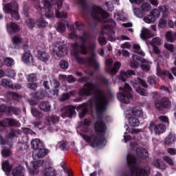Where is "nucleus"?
<instances>
[{"mask_svg": "<svg viewBox=\"0 0 176 176\" xmlns=\"http://www.w3.org/2000/svg\"><path fill=\"white\" fill-rule=\"evenodd\" d=\"M78 41H80L83 44L79 45L78 43H72L71 46L73 49L72 52V56L76 60L78 64H83V58L79 56V52L81 54H87L91 53V56L87 59V63L90 67L94 68V69H98L100 68V64L97 62V55L94 53L97 47V42L94 40H90V34L84 32L82 36L78 38Z\"/></svg>", "mask_w": 176, "mask_h": 176, "instance_id": "1", "label": "nucleus"}, {"mask_svg": "<svg viewBox=\"0 0 176 176\" xmlns=\"http://www.w3.org/2000/svg\"><path fill=\"white\" fill-rule=\"evenodd\" d=\"M80 83H85L82 89H80V96H91L94 94L95 107L98 115H101L107 109L108 105V94L101 89L98 85L89 82L87 77H82L78 80Z\"/></svg>", "mask_w": 176, "mask_h": 176, "instance_id": "2", "label": "nucleus"}, {"mask_svg": "<svg viewBox=\"0 0 176 176\" xmlns=\"http://www.w3.org/2000/svg\"><path fill=\"white\" fill-rule=\"evenodd\" d=\"M95 133L92 134L90 137L87 135H81L83 140L86 142H89L92 148H98V146H104L105 145V131L107 126L102 120H100L95 123L94 125Z\"/></svg>", "mask_w": 176, "mask_h": 176, "instance_id": "3", "label": "nucleus"}, {"mask_svg": "<svg viewBox=\"0 0 176 176\" xmlns=\"http://www.w3.org/2000/svg\"><path fill=\"white\" fill-rule=\"evenodd\" d=\"M126 162L129 167L132 176H148V172L142 168H138L137 160L131 154H128L126 156Z\"/></svg>", "mask_w": 176, "mask_h": 176, "instance_id": "4", "label": "nucleus"}, {"mask_svg": "<svg viewBox=\"0 0 176 176\" xmlns=\"http://www.w3.org/2000/svg\"><path fill=\"white\" fill-rule=\"evenodd\" d=\"M120 92L118 93L117 97L119 101L122 104H130V100H133L131 95V87L127 83H125L124 87H119Z\"/></svg>", "mask_w": 176, "mask_h": 176, "instance_id": "5", "label": "nucleus"}, {"mask_svg": "<svg viewBox=\"0 0 176 176\" xmlns=\"http://www.w3.org/2000/svg\"><path fill=\"white\" fill-rule=\"evenodd\" d=\"M131 87H133L135 89V91L140 94V96H148V92L146 91V89L144 88H141L140 85L143 87H147L148 84H146V82L145 80L140 79V77H138L137 80L135 79H132L131 80Z\"/></svg>", "mask_w": 176, "mask_h": 176, "instance_id": "6", "label": "nucleus"}, {"mask_svg": "<svg viewBox=\"0 0 176 176\" xmlns=\"http://www.w3.org/2000/svg\"><path fill=\"white\" fill-rule=\"evenodd\" d=\"M109 16V14L104 11L103 9L100 7H94V10L92 12V17L95 19V20H98V21H102V19H107V17Z\"/></svg>", "mask_w": 176, "mask_h": 176, "instance_id": "7", "label": "nucleus"}, {"mask_svg": "<svg viewBox=\"0 0 176 176\" xmlns=\"http://www.w3.org/2000/svg\"><path fill=\"white\" fill-rule=\"evenodd\" d=\"M54 52L58 57H65L68 54V49L64 43H56L54 47Z\"/></svg>", "mask_w": 176, "mask_h": 176, "instance_id": "8", "label": "nucleus"}, {"mask_svg": "<svg viewBox=\"0 0 176 176\" xmlns=\"http://www.w3.org/2000/svg\"><path fill=\"white\" fill-rule=\"evenodd\" d=\"M45 164V161L40 160L38 162H32V166L33 169L30 167L28 162H25L26 167L28 168V171L30 175H34L35 174L39 173V167H42Z\"/></svg>", "mask_w": 176, "mask_h": 176, "instance_id": "9", "label": "nucleus"}, {"mask_svg": "<svg viewBox=\"0 0 176 176\" xmlns=\"http://www.w3.org/2000/svg\"><path fill=\"white\" fill-rule=\"evenodd\" d=\"M120 65L121 64L120 62H116L112 68V58H109L105 61V70L109 74H114L119 71L120 69Z\"/></svg>", "mask_w": 176, "mask_h": 176, "instance_id": "10", "label": "nucleus"}, {"mask_svg": "<svg viewBox=\"0 0 176 176\" xmlns=\"http://www.w3.org/2000/svg\"><path fill=\"white\" fill-rule=\"evenodd\" d=\"M160 13H162V17L166 19L168 16V8H167V6H162L159 7V10L154 9L151 12L150 14L155 17V20H156V19H159V17H160Z\"/></svg>", "mask_w": 176, "mask_h": 176, "instance_id": "11", "label": "nucleus"}, {"mask_svg": "<svg viewBox=\"0 0 176 176\" xmlns=\"http://www.w3.org/2000/svg\"><path fill=\"white\" fill-rule=\"evenodd\" d=\"M155 105L157 109H159V111H163L164 108H170V107H171V101L168 98H163L161 100H156Z\"/></svg>", "mask_w": 176, "mask_h": 176, "instance_id": "12", "label": "nucleus"}, {"mask_svg": "<svg viewBox=\"0 0 176 176\" xmlns=\"http://www.w3.org/2000/svg\"><path fill=\"white\" fill-rule=\"evenodd\" d=\"M133 118H142L144 116V110L140 107H133L130 110V112L126 114Z\"/></svg>", "mask_w": 176, "mask_h": 176, "instance_id": "13", "label": "nucleus"}, {"mask_svg": "<svg viewBox=\"0 0 176 176\" xmlns=\"http://www.w3.org/2000/svg\"><path fill=\"white\" fill-rule=\"evenodd\" d=\"M150 130H154L155 134H163L166 131V126L163 124H155L152 122L149 126Z\"/></svg>", "mask_w": 176, "mask_h": 176, "instance_id": "14", "label": "nucleus"}, {"mask_svg": "<svg viewBox=\"0 0 176 176\" xmlns=\"http://www.w3.org/2000/svg\"><path fill=\"white\" fill-rule=\"evenodd\" d=\"M43 6L45 8V16L47 17V19H53L54 17V14L53 13L52 10V3H50V1L47 0H45L43 2Z\"/></svg>", "mask_w": 176, "mask_h": 176, "instance_id": "15", "label": "nucleus"}, {"mask_svg": "<svg viewBox=\"0 0 176 176\" xmlns=\"http://www.w3.org/2000/svg\"><path fill=\"white\" fill-rule=\"evenodd\" d=\"M3 10L6 13H12V12H16L19 10V4L16 1H12V3H8L4 6Z\"/></svg>", "mask_w": 176, "mask_h": 176, "instance_id": "16", "label": "nucleus"}, {"mask_svg": "<svg viewBox=\"0 0 176 176\" xmlns=\"http://www.w3.org/2000/svg\"><path fill=\"white\" fill-rule=\"evenodd\" d=\"M74 113H75V109L69 106L62 109L61 116L63 119H65V118H72Z\"/></svg>", "mask_w": 176, "mask_h": 176, "instance_id": "17", "label": "nucleus"}, {"mask_svg": "<svg viewBox=\"0 0 176 176\" xmlns=\"http://www.w3.org/2000/svg\"><path fill=\"white\" fill-rule=\"evenodd\" d=\"M6 30L8 34L11 35L12 32H19V31H20V26L13 22H11L6 24Z\"/></svg>", "mask_w": 176, "mask_h": 176, "instance_id": "18", "label": "nucleus"}, {"mask_svg": "<svg viewBox=\"0 0 176 176\" xmlns=\"http://www.w3.org/2000/svg\"><path fill=\"white\" fill-rule=\"evenodd\" d=\"M47 155V150H46L45 147H43V146H42V148H37V150H36V151L33 153V156H34L36 159H41L42 157H45V156H46Z\"/></svg>", "mask_w": 176, "mask_h": 176, "instance_id": "19", "label": "nucleus"}, {"mask_svg": "<svg viewBox=\"0 0 176 176\" xmlns=\"http://www.w3.org/2000/svg\"><path fill=\"white\" fill-rule=\"evenodd\" d=\"M132 59L133 60V62L131 63V67L132 68H138V67L140 66V63H142L144 60H145L140 56H138V55L132 56Z\"/></svg>", "mask_w": 176, "mask_h": 176, "instance_id": "20", "label": "nucleus"}, {"mask_svg": "<svg viewBox=\"0 0 176 176\" xmlns=\"http://www.w3.org/2000/svg\"><path fill=\"white\" fill-rule=\"evenodd\" d=\"M131 75H135V72L133 70H127L126 72H121L120 75L119 76L120 80L122 82H126L127 80V78L129 76H131Z\"/></svg>", "mask_w": 176, "mask_h": 176, "instance_id": "21", "label": "nucleus"}, {"mask_svg": "<svg viewBox=\"0 0 176 176\" xmlns=\"http://www.w3.org/2000/svg\"><path fill=\"white\" fill-rule=\"evenodd\" d=\"M21 58L22 61H23V63H25V64L30 65L34 63V57L32 56V54H31L30 52L23 53Z\"/></svg>", "mask_w": 176, "mask_h": 176, "instance_id": "22", "label": "nucleus"}, {"mask_svg": "<svg viewBox=\"0 0 176 176\" xmlns=\"http://www.w3.org/2000/svg\"><path fill=\"white\" fill-rule=\"evenodd\" d=\"M66 27H68V22H67V21H63L58 23L56 25V31H58V32H60V34H63L67 30Z\"/></svg>", "mask_w": 176, "mask_h": 176, "instance_id": "23", "label": "nucleus"}, {"mask_svg": "<svg viewBox=\"0 0 176 176\" xmlns=\"http://www.w3.org/2000/svg\"><path fill=\"white\" fill-rule=\"evenodd\" d=\"M37 58L40 61L47 63V60L50 59V55L45 52L38 51Z\"/></svg>", "mask_w": 176, "mask_h": 176, "instance_id": "24", "label": "nucleus"}, {"mask_svg": "<svg viewBox=\"0 0 176 176\" xmlns=\"http://www.w3.org/2000/svg\"><path fill=\"white\" fill-rule=\"evenodd\" d=\"M140 36L142 39L146 41V39H150V38H152V32L148 29H146L145 28H143L141 30Z\"/></svg>", "mask_w": 176, "mask_h": 176, "instance_id": "25", "label": "nucleus"}, {"mask_svg": "<svg viewBox=\"0 0 176 176\" xmlns=\"http://www.w3.org/2000/svg\"><path fill=\"white\" fill-rule=\"evenodd\" d=\"M129 123L132 127H138L140 126V120L135 117H131L130 115H126Z\"/></svg>", "mask_w": 176, "mask_h": 176, "instance_id": "26", "label": "nucleus"}, {"mask_svg": "<svg viewBox=\"0 0 176 176\" xmlns=\"http://www.w3.org/2000/svg\"><path fill=\"white\" fill-rule=\"evenodd\" d=\"M157 76H162V75H164V76H166V78H168V79H170V80H173L174 79V76L170 72L167 70L162 71L159 67L157 68Z\"/></svg>", "mask_w": 176, "mask_h": 176, "instance_id": "27", "label": "nucleus"}, {"mask_svg": "<svg viewBox=\"0 0 176 176\" xmlns=\"http://www.w3.org/2000/svg\"><path fill=\"white\" fill-rule=\"evenodd\" d=\"M31 146L32 149L36 151L43 146V142H42L39 139H34L31 142Z\"/></svg>", "mask_w": 176, "mask_h": 176, "instance_id": "28", "label": "nucleus"}, {"mask_svg": "<svg viewBox=\"0 0 176 176\" xmlns=\"http://www.w3.org/2000/svg\"><path fill=\"white\" fill-rule=\"evenodd\" d=\"M3 126L4 127H9L10 126H17V121L12 118H6L3 120Z\"/></svg>", "mask_w": 176, "mask_h": 176, "instance_id": "29", "label": "nucleus"}, {"mask_svg": "<svg viewBox=\"0 0 176 176\" xmlns=\"http://www.w3.org/2000/svg\"><path fill=\"white\" fill-rule=\"evenodd\" d=\"M43 175L44 176H56L57 175V170H56V169H54V168L52 166L46 168L43 170Z\"/></svg>", "mask_w": 176, "mask_h": 176, "instance_id": "30", "label": "nucleus"}, {"mask_svg": "<svg viewBox=\"0 0 176 176\" xmlns=\"http://www.w3.org/2000/svg\"><path fill=\"white\" fill-rule=\"evenodd\" d=\"M138 156L140 159H146L149 155L148 154V151L144 148H137Z\"/></svg>", "mask_w": 176, "mask_h": 176, "instance_id": "31", "label": "nucleus"}, {"mask_svg": "<svg viewBox=\"0 0 176 176\" xmlns=\"http://www.w3.org/2000/svg\"><path fill=\"white\" fill-rule=\"evenodd\" d=\"M79 111V118L82 119L87 113V104H83L78 107Z\"/></svg>", "mask_w": 176, "mask_h": 176, "instance_id": "32", "label": "nucleus"}, {"mask_svg": "<svg viewBox=\"0 0 176 176\" xmlns=\"http://www.w3.org/2000/svg\"><path fill=\"white\" fill-rule=\"evenodd\" d=\"M36 25H37L38 28H45V27L49 25V23L45 19H43V17H40L36 21Z\"/></svg>", "mask_w": 176, "mask_h": 176, "instance_id": "33", "label": "nucleus"}, {"mask_svg": "<svg viewBox=\"0 0 176 176\" xmlns=\"http://www.w3.org/2000/svg\"><path fill=\"white\" fill-rule=\"evenodd\" d=\"M40 109L44 111V112H50L52 106L47 101L41 102L39 104Z\"/></svg>", "mask_w": 176, "mask_h": 176, "instance_id": "34", "label": "nucleus"}, {"mask_svg": "<svg viewBox=\"0 0 176 176\" xmlns=\"http://www.w3.org/2000/svg\"><path fill=\"white\" fill-rule=\"evenodd\" d=\"M46 120L49 123H52L53 124H56V123H58V122H60V117L56 115H51V116H48L46 118Z\"/></svg>", "mask_w": 176, "mask_h": 176, "instance_id": "35", "label": "nucleus"}, {"mask_svg": "<svg viewBox=\"0 0 176 176\" xmlns=\"http://www.w3.org/2000/svg\"><path fill=\"white\" fill-rule=\"evenodd\" d=\"M1 168L3 171H5L6 173H10V171H12V166L9 164V161L8 160L2 162Z\"/></svg>", "mask_w": 176, "mask_h": 176, "instance_id": "36", "label": "nucleus"}, {"mask_svg": "<svg viewBox=\"0 0 176 176\" xmlns=\"http://www.w3.org/2000/svg\"><path fill=\"white\" fill-rule=\"evenodd\" d=\"M166 38L168 42H170L173 43V42H174V41H175L176 39V33L172 32H168L166 34Z\"/></svg>", "mask_w": 176, "mask_h": 176, "instance_id": "37", "label": "nucleus"}, {"mask_svg": "<svg viewBox=\"0 0 176 176\" xmlns=\"http://www.w3.org/2000/svg\"><path fill=\"white\" fill-rule=\"evenodd\" d=\"M176 141L175 135L170 134L165 140L166 145H172Z\"/></svg>", "mask_w": 176, "mask_h": 176, "instance_id": "38", "label": "nucleus"}, {"mask_svg": "<svg viewBox=\"0 0 176 176\" xmlns=\"http://www.w3.org/2000/svg\"><path fill=\"white\" fill-rule=\"evenodd\" d=\"M32 96L35 100H43L45 98L43 91H37L36 93L32 94Z\"/></svg>", "mask_w": 176, "mask_h": 176, "instance_id": "39", "label": "nucleus"}, {"mask_svg": "<svg viewBox=\"0 0 176 176\" xmlns=\"http://www.w3.org/2000/svg\"><path fill=\"white\" fill-rule=\"evenodd\" d=\"M141 68L142 71H144V72H148V71H151V63L146 61V60H144V61L142 63Z\"/></svg>", "mask_w": 176, "mask_h": 176, "instance_id": "40", "label": "nucleus"}, {"mask_svg": "<svg viewBox=\"0 0 176 176\" xmlns=\"http://www.w3.org/2000/svg\"><path fill=\"white\" fill-rule=\"evenodd\" d=\"M16 75H17L16 71L12 69H8L6 72V76L10 78V79H14V78H16Z\"/></svg>", "mask_w": 176, "mask_h": 176, "instance_id": "41", "label": "nucleus"}, {"mask_svg": "<svg viewBox=\"0 0 176 176\" xmlns=\"http://www.w3.org/2000/svg\"><path fill=\"white\" fill-rule=\"evenodd\" d=\"M26 79L28 82H36L38 80V74L32 73L27 76Z\"/></svg>", "mask_w": 176, "mask_h": 176, "instance_id": "42", "label": "nucleus"}, {"mask_svg": "<svg viewBox=\"0 0 176 176\" xmlns=\"http://www.w3.org/2000/svg\"><path fill=\"white\" fill-rule=\"evenodd\" d=\"M54 87L53 93L54 96H58V88L60 87V82H58L57 80L54 79Z\"/></svg>", "mask_w": 176, "mask_h": 176, "instance_id": "43", "label": "nucleus"}, {"mask_svg": "<svg viewBox=\"0 0 176 176\" xmlns=\"http://www.w3.org/2000/svg\"><path fill=\"white\" fill-rule=\"evenodd\" d=\"M133 50L135 53H138V54H140V56H142L143 57L145 56V53L141 50V47L138 44H134L133 45Z\"/></svg>", "mask_w": 176, "mask_h": 176, "instance_id": "44", "label": "nucleus"}, {"mask_svg": "<svg viewBox=\"0 0 176 176\" xmlns=\"http://www.w3.org/2000/svg\"><path fill=\"white\" fill-rule=\"evenodd\" d=\"M141 9L143 12H149L152 9V6L149 3L143 2L141 4Z\"/></svg>", "mask_w": 176, "mask_h": 176, "instance_id": "45", "label": "nucleus"}, {"mask_svg": "<svg viewBox=\"0 0 176 176\" xmlns=\"http://www.w3.org/2000/svg\"><path fill=\"white\" fill-rule=\"evenodd\" d=\"M3 63L7 67H12V65H14V60L12 58H5Z\"/></svg>", "mask_w": 176, "mask_h": 176, "instance_id": "46", "label": "nucleus"}, {"mask_svg": "<svg viewBox=\"0 0 176 176\" xmlns=\"http://www.w3.org/2000/svg\"><path fill=\"white\" fill-rule=\"evenodd\" d=\"M13 176H23V173H21V167H16L12 170V173Z\"/></svg>", "mask_w": 176, "mask_h": 176, "instance_id": "47", "label": "nucleus"}, {"mask_svg": "<svg viewBox=\"0 0 176 176\" xmlns=\"http://www.w3.org/2000/svg\"><path fill=\"white\" fill-rule=\"evenodd\" d=\"M133 13L136 17H139V19H142L144 17V12L140 8H133Z\"/></svg>", "mask_w": 176, "mask_h": 176, "instance_id": "48", "label": "nucleus"}, {"mask_svg": "<svg viewBox=\"0 0 176 176\" xmlns=\"http://www.w3.org/2000/svg\"><path fill=\"white\" fill-rule=\"evenodd\" d=\"M150 43L152 46H159L162 44V40L159 37H155L152 39Z\"/></svg>", "mask_w": 176, "mask_h": 176, "instance_id": "49", "label": "nucleus"}, {"mask_svg": "<svg viewBox=\"0 0 176 176\" xmlns=\"http://www.w3.org/2000/svg\"><path fill=\"white\" fill-rule=\"evenodd\" d=\"M144 21H145V23H147V24H151V23H155V16H152L150 14V15H148L147 16H145L144 18Z\"/></svg>", "mask_w": 176, "mask_h": 176, "instance_id": "50", "label": "nucleus"}, {"mask_svg": "<svg viewBox=\"0 0 176 176\" xmlns=\"http://www.w3.org/2000/svg\"><path fill=\"white\" fill-rule=\"evenodd\" d=\"M25 24L29 27V28H34L35 27V20L31 19H27L25 20Z\"/></svg>", "mask_w": 176, "mask_h": 176, "instance_id": "51", "label": "nucleus"}, {"mask_svg": "<svg viewBox=\"0 0 176 176\" xmlns=\"http://www.w3.org/2000/svg\"><path fill=\"white\" fill-rule=\"evenodd\" d=\"M21 41H23V39L19 36H14L12 38V41L14 45H20V43H21Z\"/></svg>", "mask_w": 176, "mask_h": 176, "instance_id": "52", "label": "nucleus"}, {"mask_svg": "<svg viewBox=\"0 0 176 176\" xmlns=\"http://www.w3.org/2000/svg\"><path fill=\"white\" fill-rule=\"evenodd\" d=\"M59 67L61 68V69H68L69 64L67 62V60H60L59 63Z\"/></svg>", "mask_w": 176, "mask_h": 176, "instance_id": "53", "label": "nucleus"}, {"mask_svg": "<svg viewBox=\"0 0 176 176\" xmlns=\"http://www.w3.org/2000/svg\"><path fill=\"white\" fill-rule=\"evenodd\" d=\"M147 82L148 83H149V85H151V86H153L157 83V80H156V77L152 76H148Z\"/></svg>", "mask_w": 176, "mask_h": 176, "instance_id": "54", "label": "nucleus"}, {"mask_svg": "<svg viewBox=\"0 0 176 176\" xmlns=\"http://www.w3.org/2000/svg\"><path fill=\"white\" fill-rule=\"evenodd\" d=\"M28 89H30V90L35 91L38 89V84L36 82H29L27 85Z\"/></svg>", "mask_w": 176, "mask_h": 176, "instance_id": "55", "label": "nucleus"}, {"mask_svg": "<svg viewBox=\"0 0 176 176\" xmlns=\"http://www.w3.org/2000/svg\"><path fill=\"white\" fill-rule=\"evenodd\" d=\"M1 83L2 86H3L4 87H12V83L10 82V81H9L8 78H3Z\"/></svg>", "mask_w": 176, "mask_h": 176, "instance_id": "56", "label": "nucleus"}, {"mask_svg": "<svg viewBox=\"0 0 176 176\" xmlns=\"http://www.w3.org/2000/svg\"><path fill=\"white\" fill-rule=\"evenodd\" d=\"M52 5H56L58 3V8L61 9L63 8V1L61 0H49Z\"/></svg>", "mask_w": 176, "mask_h": 176, "instance_id": "57", "label": "nucleus"}, {"mask_svg": "<svg viewBox=\"0 0 176 176\" xmlns=\"http://www.w3.org/2000/svg\"><path fill=\"white\" fill-rule=\"evenodd\" d=\"M8 110L10 112H11V113H14V115H19V113H20V109L16 108L14 107H10Z\"/></svg>", "mask_w": 176, "mask_h": 176, "instance_id": "58", "label": "nucleus"}, {"mask_svg": "<svg viewBox=\"0 0 176 176\" xmlns=\"http://www.w3.org/2000/svg\"><path fill=\"white\" fill-rule=\"evenodd\" d=\"M32 114L34 118H42V114L36 109H32Z\"/></svg>", "mask_w": 176, "mask_h": 176, "instance_id": "59", "label": "nucleus"}, {"mask_svg": "<svg viewBox=\"0 0 176 176\" xmlns=\"http://www.w3.org/2000/svg\"><path fill=\"white\" fill-rule=\"evenodd\" d=\"M166 25H167V21L165 19H160L158 23V27L160 28H166Z\"/></svg>", "mask_w": 176, "mask_h": 176, "instance_id": "60", "label": "nucleus"}, {"mask_svg": "<svg viewBox=\"0 0 176 176\" xmlns=\"http://www.w3.org/2000/svg\"><path fill=\"white\" fill-rule=\"evenodd\" d=\"M116 22L112 20L111 23L104 25V28H106V30H109V28L112 30V28L116 27Z\"/></svg>", "mask_w": 176, "mask_h": 176, "instance_id": "61", "label": "nucleus"}, {"mask_svg": "<svg viewBox=\"0 0 176 176\" xmlns=\"http://www.w3.org/2000/svg\"><path fill=\"white\" fill-rule=\"evenodd\" d=\"M163 160H164V162H166V163H168V164H169V166H174V162L168 156H167V155L164 156Z\"/></svg>", "mask_w": 176, "mask_h": 176, "instance_id": "62", "label": "nucleus"}, {"mask_svg": "<svg viewBox=\"0 0 176 176\" xmlns=\"http://www.w3.org/2000/svg\"><path fill=\"white\" fill-rule=\"evenodd\" d=\"M12 154V152H10V150H8L6 148H4L1 151V155L3 156V157H9L10 155Z\"/></svg>", "mask_w": 176, "mask_h": 176, "instance_id": "63", "label": "nucleus"}, {"mask_svg": "<svg viewBox=\"0 0 176 176\" xmlns=\"http://www.w3.org/2000/svg\"><path fill=\"white\" fill-rule=\"evenodd\" d=\"M11 14V16L14 20H19L20 19V16L19 15L18 10L13 11L12 12H10Z\"/></svg>", "mask_w": 176, "mask_h": 176, "instance_id": "64", "label": "nucleus"}]
</instances>
